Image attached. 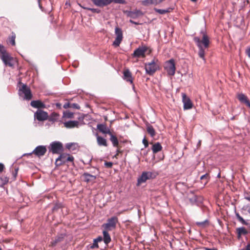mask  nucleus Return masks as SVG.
<instances>
[{
	"label": "nucleus",
	"mask_w": 250,
	"mask_h": 250,
	"mask_svg": "<svg viewBox=\"0 0 250 250\" xmlns=\"http://www.w3.org/2000/svg\"><path fill=\"white\" fill-rule=\"evenodd\" d=\"M201 33L203 35L202 40H201L200 38L198 37H194L193 40L199 48L198 55L205 62V59L204 57L205 50L203 47V45L205 48H208L209 45V41L208 36L204 31H201Z\"/></svg>",
	"instance_id": "obj_1"
},
{
	"label": "nucleus",
	"mask_w": 250,
	"mask_h": 250,
	"mask_svg": "<svg viewBox=\"0 0 250 250\" xmlns=\"http://www.w3.org/2000/svg\"><path fill=\"white\" fill-rule=\"evenodd\" d=\"M18 93L20 97H21L23 100L28 101L32 98V94L30 88L24 84H23L22 86L20 88Z\"/></svg>",
	"instance_id": "obj_2"
},
{
	"label": "nucleus",
	"mask_w": 250,
	"mask_h": 250,
	"mask_svg": "<svg viewBox=\"0 0 250 250\" xmlns=\"http://www.w3.org/2000/svg\"><path fill=\"white\" fill-rule=\"evenodd\" d=\"M118 222V218L116 216H113L108 219L107 223L104 224L102 227L106 230H112L116 228Z\"/></svg>",
	"instance_id": "obj_3"
},
{
	"label": "nucleus",
	"mask_w": 250,
	"mask_h": 250,
	"mask_svg": "<svg viewBox=\"0 0 250 250\" xmlns=\"http://www.w3.org/2000/svg\"><path fill=\"white\" fill-rule=\"evenodd\" d=\"M156 62L157 60L154 59L151 62L145 64V70L146 74L152 75L158 69L159 66Z\"/></svg>",
	"instance_id": "obj_4"
},
{
	"label": "nucleus",
	"mask_w": 250,
	"mask_h": 250,
	"mask_svg": "<svg viewBox=\"0 0 250 250\" xmlns=\"http://www.w3.org/2000/svg\"><path fill=\"white\" fill-rule=\"evenodd\" d=\"M0 58L5 65H8L10 67L14 66L15 60L8 53L6 52L4 54L0 56Z\"/></svg>",
	"instance_id": "obj_5"
},
{
	"label": "nucleus",
	"mask_w": 250,
	"mask_h": 250,
	"mask_svg": "<svg viewBox=\"0 0 250 250\" xmlns=\"http://www.w3.org/2000/svg\"><path fill=\"white\" fill-rule=\"evenodd\" d=\"M165 69L169 75L173 76L175 74V66L174 61L173 59L169 60L167 62Z\"/></svg>",
	"instance_id": "obj_6"
},
{
	"label": "nucleus",
	"mask_w": 250,
	"mask_h": 250,
	"mask_svg": "<svg viewBox=\"0 0 250 250\" xmlns=\"http://www.w3.org/2000/svg\"><path fill=\"white\" fill-rule=\"evenodd\" d=\"M147 48L145 46H140L134 51L132 54L133 57L135 58H144L145 53L147 51Z\"/></svg>",
	"instance_id": "obj_7"
},
{
	"label": "nucleus",
	"mask_w": 250,
	"mask_h": 250,
	"mask_svg": "<svg viewBox=\"0 0 250 250\" xmlns=\"http://www.w3.org/2000/svg\"><path fill=\"white\" fill-rule=\"evenodd\" d=\"M48 118V114L46 112L41 109H38L34 113V118L39 121H43L47 120Z\"/></svg>",
	"instance_id": "obj_8"
},
{
	"label": "nucleus",
	"mask_w": 250,
	"mask_h": 250,
	"mask_svg": "<svg viewBox=\"0 0 250 250\" xmlns=\"http://www.w3.org/2000/svg\"><path fill=\"white\" fill-rule=\"evenodd\" d=\"M152 173L150 171L143 172L141 175L138 179V185H140L142 183L145 182L147 180L152 178Z\"/></svg>",
	"instance_id": "obj_9"
},
{
	"label": "nucleus",
	"mask_w": 250,
	"mask_h": 250,
	"mask_svg": "<svg viewBox=\"0 0 250 250\" xmlns=\"http://www.w3.org/2000/svg\"><path fill=\"white\" fill-rule=\"evenodd\" d=\"M182 102L184 104L185 110L189 109L192 107V103L190 99L188 97L185 93H182Z\"/></svg>",
	"instance_id": "obj_10"
},
{
	"label": "nucleus",
	"mask_w": 250,
	"mask_h": 250,
	"mask_svg": "<svg viewBox=\"0 0 250 250\" xmlns=\"http://www.w3.org/2000/svg\"><path fill=\"white\" fill-rule=\"evenodd\" d=\"M47 151L46 148L43 146H37L35 149L32 151V153H34L35 155L38 157H41L43 156ZM29 154H31L30 153Z\"/></svg>",
	"instance_id": "obj_11"
},
{
	"label": "nucleus",
	"mask_w": 250,
	"mask_h": 250,
	"mask_svg": "<svg viewBox=\"0 0 250 250\" xmlns=\"http://www.w3.org/2000/svg\"><path fill=\"white\" fill-rule=\"evenodd\" d=\"M51 151L53 153H59L62 149V145L59 142H53L51 144Z\"/></svg>",
	"instance_id": "obj_12"
},
{
	"label": "nucleus",
	"mask_w": 250,
	"mask_h": 250,
	"mask_svg": "<svg viewBox=\"0 0 250 250\" xmlns=\"http://www.w3.org/2000/svg\"><path fill=\"white\" fill-rule=\"evenodd\" d=\"M165 0H144L142 1V3L144 6H148L149 5H158L162 2Z\"/></svg>",
	"instance_id": "obj_13"
},
{
	"label": "nucleus",
	"mask_w": 250,
	"mask_h": 250,
	"mask_svg": "<svg viewBox=\"0 0 250 250\" xmlns=\"http://www.w3.org/2000/svg\"><path fill=\"white\" fill-rule=\"evenodd\" d=\"M64 126L67 128L78 127L79 122L78 121H69L63 123Z\"/></svg>",
	"instance_id": "obj_14"
},
{
	"label": "nucleus",
	"mask_w": 250,
	"mask_h": 250,
	"mask_svg": "<svg viewBox=\"0 0 250 250\" xmlns=\"http://www.w3.org/2000/svg\"><path fill=\"white\" fill-rule=\"evenodd\" d=\"M30 105L34 108H38V109L43 108L45 107V104L40 100L31 101Z\"/></svg>",
	"instance_id": "obj_15"
},
{
	"label": "nucleus",
	"mask_w": 250,
	"mask_h": 250,
	"mask_svg": "<svg viewBox=\"0 0 250 250\" xmlns=\"http://www.w3.org/2000/svg\"><path fill=\"white\" fill-rule=\"evenodd\" d=\"M123 79L126 82H129L130 83H133V79L131 74L128 69L125 70L124 71Z\"/></svg>",
	"instance_id": "obj_16"
},
{
	"label": "nucleus",
	"mask_w": 250,
	"mask_h": 250,
	"mask_svg": "<svg viewBox=\"0 0 250 250\" xmlns=\"http://www.w3.org/2000/svg\"><path fill=\"white\" fill-rule=\"evenodd\" d=\"M97 6L104 7L108 5V0H91Z\"/></svg>",
	"instance_id": "obj_17"
},
{
	"label": "nucleus",
	"mask_w": 250,
	"mask_h": 250,
	"mask_svg": "<svg viewBox=\"0 0 250 250\" xmlns=\"http://www.w3.org/2000/svg\"><path fill=\"white\" fill-rule=\"evenodd\" d=\"M65 237V234H61L57 236V237L54 239L51 242V246L52 247L55 246L58 243L62 242L63 239H64Z\"/></svg>",
	"instance_id": "obj_18"
},
{
	"label": "nucleus",
	"mask_w": 250,
	"mask_h": 250,
	"mask_svg": "<svg viewBox=\"0 0 250 250\" xmlns=\"http://www.w3.org/2000/svg\"><path fill=\"white\" fill-rule=\"evenodd\" d=\"M97 128L99 129L100 131L104 134H110L111 132L110 131V129L108 127L106 126L104 124H100L97 125Z\"/></svg>",
	"instance_id": "obj_19"
},
{
	"label": "nucleus",
	"mask_w": 250,
	"mask_h": 250,
	"mask_svg": "<svg viewBox=\"0 0 250 250\" xmlns=\"http://www.w3.org/2000/svg\"><path fill=\"white\" fill-rule=\"evenodd\" d=\"M237 98L241 102L245 103L248 106L250 107V103L248 100L247 96L244 94H239Z\"/></svg>",
	"instance_id": "obj_20"
},
{
	"label": "nucleus",
	"mask_w": 250,
	"mask_h": 250,
	"mask_svg": "<svg viewBox=\"0 0 250 250\" xmlns=\"http://www.w3.org/2000/svg\"><path fill=\"white\" fill-rule=\"evenodd\" d=\"M67 154H61L56 160V164L58 166H60L63 163H66V158Z\"/></svg>",
	"instance_id": "obj_21"
},
{
	"label": "nucleus",
	"mask_w": 250,
	"mask_h": 250,
	"mask_svg": "<svg viewBox=\"0 0 250 250\" xmlns=\"http://www.w3.org/2000/svg\"><path fill=\"white\" fill-rule=\"evenodd\" d=\"M84 180L86 182H94L96 178L95 176L90 174L88 173H84L83 174Z\"/></svg>",
	"instance_id": "obj_22"
},
{
	"label": "nucleus",
	"mask_w": 250,
	"mask_h": 250,
	"mask_svg": "<svg viewBox=\"0 0 250 250\" xmlns=\"http://www.w3.org/2000/svg\"><path fill=\"white\" fill-rule=\"evenodd\" d=\"M97 141L98 145L100 146H107V142L106 140L104 138L99 136L98 135L97 136Z\"/></svg>",
	"instance_id": "obj_23"
},
{
	"label": "nucleus",
	"mask_w": 250,
	"mask_h": 250,
	"mask_svg": "<svg viewBox=\"0 0 250 250\" xmlns=\"http://www.w3.org/2000/svg\"><path fill=\"white\" fill-rule=\"evenodd\" d=\"M108 230H104L103 232L104 236V241L106 244H108L111 241V238L107 232Z\"/></svg>",
	"instance_id": "obj_24"
},
{
	"label": "nucleus",
	"mask_w": 250,
	"mask_h": 250,
	"mask_svg": "<svg viewBox=\"0 0 250 250\" xmlns=\"http://www.w3.org/2000/svg\"><path fill=\"white\" fill-rule=\"evenodd\" d=\"M162 149V147L159 143L154 144L152 147V150L153 153H156L160 151Z\"/></svg>",
	"instance_id": "obj_25"
},
{
	"label": "nucleus",
	"mask_w": 250,
	"mask_h": 250,
	"mask_svg": "<svg viewBox=\"0 0 250 250\" xmlns=\"http://www.w3.org/2000/svg\"><path fill=\"white\" fill-rule=\"evenodd\" d=\"M109 135L110 136V140L112 142L113 146L115 147H117L119 144L117 138L115 135H113L112 133Z\"/></svg>",
	"instance_id": "obj_26"
},
{
	"label": "nucleus",
	"mask_w": 250,
	"mask_h": 250,
	"mask_svg": "<svg viewBox=\"0 0 250 250\" xmlns=\"http://www.w3.org/2000/svg\"><path fill=\"white\" fill-rule=\"evenodd\" d=\"M115 33L116 35V38H118L123 40V32L121 28L116 27L115 29Z\"/></svg>",
	"instance_id": "obj_27"
},
{
	"label": "nucleus",
	"mask_w": 250,
	"mask_h": 250,
	"mask_svg": "<svg viewBox=\"0 0 250 250\" xmlns=\"http://www.w3.org/2000/svg\"><path fill=\"white\" fill-rule=\"evenodd\" d=\"M208 224H209L208 221L207 219L204 220V221L196 222V225H197L198 227H201L202 228H205L206 227L208 226Z\"/></svg>",
	"instance_id": "obj_28"
},
{
	"label": "nucleus",
	"mask_w": 250,
	"mask_h": 250,
	"mask_svg": "<svg viewBox=\"0 0 250 250\" xmlns=\"http://www.w3.org/2000/svg\"><path fill=\"white\" fill-rule=\"evenodd\" d=\"M102 240V237L101 236H99L96 239L94 240L92 246H91L90 248L91 249L98 248L99 246L98 245V242H101Z\"/></svg>",
	"instance_id": "obj_29"
},
{
	"label": "nucleus",
	"mask_w": 250,
	"mask_h": 250,
	"mask_svg": "<svg viewBox=\"0 0 250 250\" xmlns=\"http://www.w3.org/2000/svg\"><path fill=\"white\" fill-rule=\"evenodd\" d=\"M146 130L148 133L152 137H153L155 135V131L152 126L147 125Z\"/></svg>",
	"instance_id": "obj_30"
},
{
	"label": "nucleus",
	"mask_w": 250,
	"mask_h": 250,
	"mask_svg": "<svg viewBox=\"0 0 250 250\" xmlns=\"http://www.w3.org/2000/svg\"><path fill=\"white\" fill-rule=\"evenodd\" d=\"M154 10L155 12L158 13L159 14L163 15V14H165L169 12L170 11L171 9L167 8V9H158V8H155L154 9Z\"/></svg>",
	"instance_id": "obj_31"
},
{
	"label": "nucleus",
	"mask_w": 250,
	"mask_h": 250,
	"mask_svg": "<svg viewBox=\"0 0 250 250\" xmlns=\"http://www.w3.org/2000/svg\"><path fill=\"white\" fill-rule=\"evenodd\" d=\"M58 118V115L57 113H53L51 114L50 117H48V120L49 121L54 122Z\"/></svg>",
	"instance_id": "obj_32"
},
{
	"label": "nucleus",
	"mask_w": 250,
	"mask_h": 250,
	"mask_svg": "<svg viewBox=\"0 0 250 250\" xmlns=\"http://www.w3.org/2000/svg\"><path fill=\"white\" fill-rule=\"evenodd\" d=\"M237 230L239 235L241 234H245L247 233L246 229L244 227L239 228L237 229Z\"/></svg>",
	"instance_id": "obj_33"
},
{
	"label": "nucleus",
	"mask_w": 250,
	"mask_h": 250,
	"mask_svg": "<svg viewBox=\"0 0 250 250\" xmlns=\"http://www.w3.org/2000/svg\"><path fill=\"white\" fill-rule=\"evenodd\" d=\"M15 38L16 35L15 34H13L11 37H9L8 39L9 42L12 45H15Z\"/></svg>",
	"instance_id": "obj_34"
},
{
	"label": "nucleus",
	"mask_w": 250,
	"mask_h": 250,
	"mask_svg": "<svg viewBox=\"0 0 250 250\" xmlns=\"http://www.w3.org/2000/svg\"><path fill=\"white\" fill-rule=\"evenodd\" d=\"M200 179L201 180H206V181L204 184V185H205L208 183V180L209 179V176L208 174L206 173V174L201 176L200 177Z\"/></svg>",
	"instance_id": "obj_35"
},
{
	"label": "nucleus",
	"mask_w": 250,
	"mask_h": 250,
	"mask_svg": "<svg viewBox=\"0 0 250 250\" xmlns=\"http://www.w3.org/2000/svg\"><path fill=\"white\" fill-rule=\"evenodd\" d=\"M122 40L120 39L115 38V41L113 42V45L115 47L119 46Z\"/></svg>",
	"instance_id": "obj_36"
},
{
	"label": "nucleus",
	"mask_w": 250,
	"mask_h": 250,
	"mask_svg": "<svg viewBox=\"0 0 250 250\" xmlns=\"http://www.w3.org/2000/svg\"><path fill=\"white\" fill-rule=\"evenodd\" d=\"M73 115V113L70 111H66L63 113V116L67 118H72Z\"/></svg>",
	"instance_id": "obj_37"
},
{
	"label": "nucleus",
	"mask_w": 250,
	"mask_h": 250,
	"mask_svg": "<svg viewBox=\"0 0 250 250\" xmlns=\"http://www.w3.org/2000/svg\"><path fill=\"white\" fill-rule=\"evenodd\" d=\"M108 4L111 2H114L115 3L124 4L125 3V0H108Z\"/></svg>",
	"instance_id": "obj_38"
},
{
	"label": "nucleus",
	"mask_w": 250,
	"mask_h": 250,
	"mask_svg": "<svg viewBox=\"0 0 250 250\" xmlns=\"http://www.w3.org/2000/svg\"><path fill=\"white\" fill-rule=\"evenodd\" d=\"M84 9H87L90 11H91L93 13H99L100 12V10L97 8H88V7H83Z\"/></svg>",
	"instance_id": "obj_39"
},
{
	"label": "nucleus",
	"mask_w": 250,
	"mask_h": 250,
	"mask_svg": "<svg viewBox=\"0 0 250 250\" xmlns=\"http://www.w3.org/2000/svg\"><path fill=\"white\" fill-rule=\"evenodd\" d=\"M128 15L131 18L134 19L137 18V15L136 14V13H135L134 11L130 12Z\"/></svg>",
	"instance_id": "obj_40"
},
{
	"label": "nucleus",
	"mask_w": 250,
	"mask_h": 250,
	"mask_svg": "<svg viewBox=\"0 0 250 250\" xmlns=\"http://www.w3.org/2000/svg\"><path fill=\"white\" fill-rule=\"evenodd\" d=\"M74 160V157L72 156L69 155V154H67V157L66 158V162L69 161V162H73Z\"/></svg>",
	"instance_id": "obj_41"
},
{
	"label": "nucleus",
	"mask_w": 250,
	"mask_h": 250,
	"mask_svg": "<svg viewBox=\"0 0 250 250\" xmlns=\"http://www.w3.org/2000/svg\"><path fill=\"white\" fill-rule=\"evenodd\" d=\"M70 108L79 109L80 108V107L77 104L73 103V104H71Z\"/></svg>",
	"instance_id": "obj_42"
},
{
	"label": "nucleus",
	"mask_w": 250,
	"mask_h": 250,
	"mask_svg": "<svg viewBox=\"0 0 250 250\" xmlns=\"http://www.w3.org/2000/svg\"><path fill=\"white\" fill-rule=\"evenodd\" d=\"M62 207V205L61 204H56L54 208H53V210H57Z\"/></svg>",
	"instance_id": "obj_43"
},
{
	"label": "nucleus",
	"mask_w": 250,
	"mask_h": 250,
	"mask_svg": "<svg viewBox=\"0 0 250 250\" xmlns=\"http://www.w3.org/2000/svg\"><path fill=\"white\" fill-rule=\"evenodd\" d=\"M143 144L145 146V147L146 148V147H147L148 146V142H147V141L145 138H144L143 140Z\"/></svg>",
	"instance_id": "obj_44"
},
{
	"label": "nucleus",
	"mask_w": 250,
	"mask_h": 250,
	"mask_svg": "<svg viewBox=\"0 0 250 250\" xmlns=\"http://www.w3.org/2000/svg\"><path fill=\"white\" fill-rule=\"evenodd\" d=\"M70 106H71V104L69 103H65L64 104H63V108H70Z\"/></svg>",
	"instance_id": "obj_45"
},
{
	"label": "nucleus",
	"mask_w": 250,
	"mask_h": 250,
	"mask_svg": "<svg viewBox=\"0 0 250 250\" xmlns=\"http://www.w3.org/2000/svg\"><path fill=\"white\" fill-rule=\"evenodd\" d=\"M239 221H240L242 224H246V222L245 220L241 217L239 216Z\"/></svg>",
	"instance_id": "obj_46"
},
{
	"label": "nucleus",
	"mask_w": 250,
	"mask_h": 250,
	"mask_svg": "<svg viewBox=\"0 0 250 250\" xmlns=\"http://www.w3.org/2000/svg\"><path fill=\"white\" fill-rule=\"evenodd\" d=\"M135 13H136V14L137 15V17L142 15L143 14L142 12L140 10H137L136 11H134Z\"/></svg>",
	"instance_id": "obj_47"
},
{
	"label": "nucleus",
	"mask_w": 250,
	"mask_h": 250,
	"mask_svg": "<svg viewBox=\"0 0 250 250\" xmlns=\"http://www.w3.org/2000/svg\"><path fill=\"white\" fill-rule=\"evenodd\" d=\"M74 145L73 143H68L66 145V147L69 149H71L72 146Z\"/></svg>",
	"instance_id": "obj_48"
},
{
	"label": "nucleus",
	"mask_w": 250,
	"mask_h": 250,
	"mask_svg": "<svg viewBox=\"0 0 250 250\" xmlns=\"http://www.w3.org/2000/svg\"><path fill=\"white\" fill-rule=\"evenodd\" d=\"M105 165L107 167H111L112 166V163L111 162H105Z\"/></svg>",
	"instance_id": "obj_49"
},
{
	"label": "nucleus",
	"mask_w": 250,
	"mask_h": 250,
	"mask_svg": "<svg viewBox=\"0 0 250 250\" xmlns=\"http://www.w3.org/2000/svg\"><path fill=\"white\" fill-rule=\"evenodd\" d=\"M247 55L250 58V47L248 48L246 51Z\"/></svg>",
	"instance_id": "obj_50"
},
{
	"label": "nucleus",
	"mask_w": 250,
	"mask_h": 250,
	"mask_svg": "<svg viewBox=\"0 0 250 250\" xmlns=\"http://www.w3.org/2000/svg\"><path fill=\"white\" fill-rule=\"evenodd\" d=\"M3 168H4V165L0 163V172H2V170H3Z\"/></svg>",
	"instance_id": "obj_51"
},
{
	"label": "nucleus",
	"mask_w": 250,
	"mask_h": 250,
	"mask_svg": "<svg viewBox=\"0 0 250 250\" xmlns=\"http://www.w3.org/2000/svg\"><path fill=\"white\" fill-rule=\"evenodd\" d=\"M129 21H130V22H131V23H132L133 24H136V25L139 24V23H138L137 22H135V21H132L131 20H130Z\"/></svg>",
	"instance_id": "obj_52"
},
{
	"label": "nucleus",
	"mask_w": 250,
	"mask_h": 250,
	"mask_svg": "<svg viewBox=\"0 0 250 250\" xmlns=\"http://www.w3.org/2000/svg\"><path fill=\"white\" fill-rule=\"evenodd\" d=\"M241 250H250V244L247 245L246 249H242Z\"/></svg>",
	"instance_id": "obj_53"
},
{
	"label": "nucleus",
	"mask_w": 250,
	"mask_h": 250,
	"mask_svg": "<svg viewBox=\"0 0 250 250\" xmlns=\"http://www.w3.org/2000/svg\"><path fill=\"white\" fill-rule=\"evenodd\" d=\"M245 199L250 202V195L249 196H245Z\"/></svg>",
	"instance_id": "obj_54"
},
{
	"label": "nucleus",
	"mask_w": 250,
	"mask_h": 250,
	"mask_svg": "<svg viewBox=\"0 0 250 250\" xmlns=\"http://www.w3.org/2000/svg\"><path fill=\"white\" fill-rule=\"evenodd\" d=\"M206 250H217L216 249H209V248H205Z\"/></svg>",
	"instance_id": "obj_55"
},
{
	"label": "nucleus",
	"mask_w": 250,
	"mask_h": 250,
	"mask_svg": "<svg viewBox=\"0 0 250 250\" xmlns=\"http://www.w3.org/2000/svg\"><path fill=\"white\" fill-rule=\"evenodd\" d=\"M201 141L200 140H199L197 144V146H200L201 145Z\"/></svg>",
	"instance_id": "obj_56"
},
{
	"label": "nucleus",
	"mask_w": 250,
	"mask_h": 250,
	"mask_svg": "<svg viewBox=\"0 0 250 250\" xmlns=\"http://www.w3.org/2000/svg\"><path fill=\"white\" fill-rule=\"evenodd\" d=\"M79 6L83 9L84 6H82L81 4H79Z\"/></svg>",
	"instance_id": "obj_57"
},
{
	"label": "nucleus",
	"mask_w": 250,
	"mask_h": 250,
	"mask_svg": "<svg viewBox=\"0 0 250 250\" xmlns=\"http://www.w3.org/2000/svg\"><path fill=\"white\" fill-rule=\"evenodd\" d=\"M236 216H237V218L239 219V216H240L239 215V214H238V213H237V214H236Z\"/></svg>",
	"instance_id": "obj_58"
},
{
	"label": "nucleus",
	"mask_w": 250,
	"mask_h": 250,
	"mask_svg": "<svg viewBox=\"0 0 250 250\" xmlns=\"http://www.w3.org/2000/svg\"><path fill=\"white\" fill-rule=\"evenodd\" d=\"M217 177H220V173H219V174H218Z\"/></svg>",
	"instance_id": "obj_59"
},
{
	"label": "nucleus",
	"mask_w": 250,
	"mask_h": 250,
	"mask_svg": "<svg viewBox=\"0 0 250 250\" xmlns=\"http://www.w3.org/2000/svg\"><path fill=\"white\" fill-rule=\"evenodd\" d=\"M39 4L40 8L41 9V8H42V6H41L40 3H39Z\"/></svg>",
	"instance_id": "obj_60"
},
{
	"label": "nucleus",
	"mask_w": 250,
	"mask_h": 250,
	"mask_svg": "<svg viewBox=\"0 0 250 250\" xmlns=\"http://www.w3.org/2000/svg\"><path fill=\"white\" fill-rule=\"evenodd\" d=\"M190 0L194 2V1H196V0Z\"/></svg>",
	"instance_id": "obj_61"
},
{
	"label": "nucleus",
	"mask_w": 250,
	"mask_h": 250,
	"mask_svg": "<svg viewBox=\"0 0 250 250\" xmlns=\"http://www.w3.org/2000/svg\"><path fill=\"white\" fill-rule=\"evenodd\" d=\"M190 201L192 202V199H190Z\"/></svg>",
	"instance_id": "obj_62"
},
{
	"label": "nucleus",
	"mask_w": 250,
	"mask_h": 250,
	"mask_svg": "<svg viewBox=\"0 0 250 250\" xmlns=\"http://www.w3.org/2000/svg\"><path fill=\"white\" fill-rule=\"evenodd\" d=\"M0 250H1V247L0 246Z\"/></svg>",
	"instance_id": "obj_63"
}]
</instances>
